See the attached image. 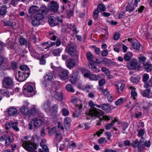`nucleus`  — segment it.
<instances>
[{"instance_id": "obj_29", "label": "nucleus", "mask_w": 152, "mask_h": 152, "mask_svg": "<svg viewBox=\"0 0 152 152\" xmlns=\"http://www.w3.org/2000/svg\"><path fill=\"white\" fill-rule=\"evenodd\" d=\"M29 51L31 53V55L33 57L37 58H39V54L37 53L36 51L32 48H30Z\"/></svg>"}, {"instance_id": "obj_14", "label": "nucleus", "mask_w": 152, "mask_h": 152, "mask_svg": "<svg viewBox=\"0 0 152 152\" xmlns=\"http://www.w3.org/2000/svg\"><path fill=\"white\" fill-rule=\"evenodd\" d=\"M140 142L142 146V149L145 147H149L151 145V141L149 140H144L143 138H141L140 140Z\"/></svg>"}, {"instance_id": "obj_25", "label": "nucleus", "mask_w": 152, "mask_h": 152, "mask_svg": "<svg viewBox=\"0 0 152 152\" xmlns=\"http://www.w3.org/2000/svg\"><path fill=\"white\" fill-rule=\"evenodd\" d=\"M71 121L70 118L68 117H66L64 120V124L65 128L68 129L69 128V124Z\"/></svg>"}, {"instance_id": "obj_62", "label": "nucleus", "mask_w": 152, "mask_h": 152, "mask_svg": "<svg viewBox=\"0 0 152 152\" xmlns=\"http://www.w3.org/2000/svg\"><path fill=\"white\" fill-rule=\"evenodd\" d=\"M114 125V124L112 122L111 123L107 124L105 126V129L106 130L110 129Z\"/></svg>"}, {"instance_id": "obj_19", "label": "nucleus", "mask_w": 152, "mask_h": 152, "mask_svg": "<svg viewBox=\"0 0 152 152\" xmlns=\"http://www.w3.org/2000/svg\"><path fill=\"white\" fill-rule=\"evenodd\" d=\"M151 90L149 89H147L144 90L142 92V95L144 96L149 98L152 97V94L151 93Z\"/></svg>"}, {"instance_id": "obj_53", "label": "nucleus", "mask_w": 152, "mask_h": 152, "mask_svg": "<svg viewBox=\"0 0 152 152\" xmlns=\"http://www.w3.org/2000/svg\"><path fill=\"white\" fill-rule=\"evenodd\" d=\"M55 134L58 140L59 141H60L62 138V135L61 133L59 132L56 131Z\"/></svg>"}, {"instance_id": "obj_54", "label": "nucleus", "mask_w": 152, "mask_h": 152, "mask_svg": "<svg viewBox=\"0 0 152 152\" xmlns=\"http://www.w3.org/2000/svg\"><path fill=\"white\" fill-rule=\"evenodd\" d=\"M30 112L31 114L35 115L38 112V110L35 108H33L30 110Z\"/></svg>"}, {"instance_id": "obj_39", "label": "nucleus", "mask_w": 152, "mask_h": 152, "mask_svg": "<svg viewBox=\"0 0 152 152\" xmlns=\"http://www.w3.org/2000/svg\"><path fill=\"white\" fill-rule=\"evenodd\" d=\"M58 105L56 104H54L51 106L50 110L49 111H51L53 113H56L57 112L58 108Z\"/></svg>"}, {"instance_id": "obj_26", "label": "nucleus", "mask_w": 152, "mask_h": 152, "mask_svg": "<svg viewBox=\"0 0 152 152\" xmlns=\"http://www.w3.org/2000/svg\"><path fill=\"white\" fill-rule=\"evenodd\" d=\"M50 103L48 100L44 104L43 108L46 111H49L50 110Z\"/></svg>"}, {"instance_id": "obj_11", "label": "nucleus", "mask_w": 152, "mask_h": 152, "mask_svg": "<svg viewBox=\"0 0 152 152\" xmlns=\"http://www.w3.org/2000/svg\"><path fill=\"white\" fill-rule=\"evenodd\" d=\"M68 73L67 70L62 69L59 74V77L61 79L65 80L67 78Z\"/></svg>"}, {"instance_id": "obj_12", "label": "nucleus", "mask_w": 152, "mask_h": 152, "mask_svg": "<svg viewBox=\"0 0 152 152\" xmlns=\"http://www.w3.org/2000/svg\"><path fill=\"white\" fill-rule=\"evenodd\" d=\"M66 64L67 67L70 69L75 66V63L74 59L69 58L66 60Z\"/></svg>"}, {"instance_id": "obj_24", "label": "nucleus", "mask_w": 152, "mask_h": 152, "mask_svg": "<svg viewBox=\"0 0 152 152\" xmlns=\"http://www.w3.org/2000/svg\"><path fill=\"white\" fill-rule=\"evenodd\" d=\"M8 112L9 115L13 116L17 114V111L15 108L14 107H11L8 109Z\"/></svg>"}, {"instance_id": "obj_58", "label": "nucleus", "mask_w": 152, "mask_h": 152, "mask_svg": "<svg viewBox=\"0 0 152 152\" xmlns=\"http://www.w3.org/2000/svg\"><path fill=\"white\" fill-rule=\"evenodd\" d=\"M152 86V81L151 80H150L148 82L146 83H145L144 87L145 88H147L149 87Z\"/></svg>"}, {"instance_id": "obj_40", "label": "nucleus", "mask_w": 152, "mask_h": 152, "mask_svg": "<svg viewBox=\"0 0 152 152\" xmlns=\"http://www.w3.org/2000/svg\"><path fill=\"white\" fill-rule=\"evenodd\" d=\"M100 78L99 75H90L89 76V79L92 80H97Z\"/></svg>"}, {"instance_id": "obj_6", "label": "nucleus", "mask_w": 152, "mask_h": 152, "mask_svg": "<svg viewBox=\"0 0 152 152\" xmlns=\"http://www.w3.org/2000/svg\"><path fill=\"white\" fill-rule=\"evenodd\" d=\"M50 10L54 12H56L58 11L59 8V5L55 1H52L48 5Z\"/></svg>"}, {"instance_id": "obj_37", "label": "nucleus", "mask_w": 152, "mask_h": 152, "mask_svg": "<svg viewBox=\"0 0 152 152\" xmlns=\"http://www.w3.org/2000/svg\"><path fill=\"white\" fill-rule=\"evenodd\" d=\"M18 122H11V124L12 128L15 131H18L19 130V128L18 127Z\"/></svg>"}, {"instance_id": "obj_5", "label": "nucleus", "mask_w": 152, "mask_h": 152, "mask_svg": "<svg viewBox=\"0 0 152 152\" xmlns=\"http://www.w3.org/2000/svg\"><path fill=\"white\" fill-rule=\"evenodd\" d=\"M127 67L130 69L133 70L136 69H139L140 68V64L137 59H134L128 63Z\"/></svg>"}, {"instance_id": "obj_36", "label": "nucleus", "mask_w": 152, "mask_h": 152, "mask_svg": "<svg viewBox=\"0 0 152 152\" xmlns=\"http://www.w3.org/2000/svg\"><path fill=\"white\" fill-rule=\"evenodd\" d=\"M137 131L138 132L137 136L139 137H141V138H143V136L145 133V130L144 129H140L139 130L137 129Z\"/></svg>"}, {"instance_id": "obj_9", "label": "nucleus", "mask_w": 152, "mask_h": 152, "mask_svg": "<svg viewBox=\"0 0 152 152\" xmlns=\"http://www.w3.org/2000/svg\"><path fill=\"white\" fill-rule=\"evenodd\" d=\"M80 76L78 72L74 73L72 74L70 79V81L72 84H75V83L79 80Z\"/></svg>"}, {"instance_id": "obj_59", "label": "nucleus", "mask_w": 152, "mask_h": 152, "mask_svg": "<svg viewBox=\"0 0 152 152\" xmlns=\"http://www.w3.org/2000/svg\"><path fill=\"white\" fill-rule=\"evenodd\" d=\"M49 8H44L43 9H42L41 11V13H42L44 15L47 14L49 10Z\"/></svg>"}, {"instance_id": "obj_15", "label": "nucleus", "mask_w": 152, "mask_h": 152, "mask_svg": "<svg viewBox=\"0 0 152 152\" xmlns=\"http://www.w3.org/2000/svg\"><path fill=\"white\" fill-rule=\"evenodd\" d=\"M141 144H140V142H139L137 139H136L132 141L133 147L134 148L137 147L140 150H142V146L141 145Z\"/></svg>"}, {"instance_id": "obj_28", "label": "nucleus", "mask_w": 152, "mask_h": 152, "mask_svg": "<svg viewBox=\"0 0 152 152\" xmlns=\"http://www.w3.org/2000/svg\"><path fill=\"white\" fill-rule=\"evenodd\" d=\"M44 18V15L41 13H38L34 16V18L40 21Z\"/></svg>"}, {"instance_id": "obj_27", "label": "nucleus", "mask_w": 152, "mask_h": 152, "mask_svg": "<svg viewBox=\"0 0 152 152\" xmlns=\"http://www.w3.org/2000/svg\"><path fill=\"white\" fill-rule=\"evenodd\" d=\"M140 80V77L136 75H133L130 78V80L132 83H137L139 82Z\"/></svg>"}, {"instance_id": "obj_32", "label": "nucleus", "mask_w": 152, "mask_h": 152, "mask_svg": "<svg viewBox=\"0 0 152 152\" xmlns=\"http://www.w3.org/2000/svg\"><path fill=\"white\" fill-rule=\"evenodd\" d=\"M145 69L147 72L151 71L152 70V64L147 63L144 65Z\"/></svg>"}, {"instance_id": "obj_13", "label": "nucleus", "mask_w": 152, "mask_h": 152, "mask_svg": "<svg viewBox=\"0 0 152 152\" xmlns=\"http://www.w3.org/2000/svg\"><path fill=\"white\" fill-rule=\"evenodd\" d=\"M48 21L50 25L52 27L58 24V23L56 22V18L53 16H50L48 18Z\"/></svg>"}, {"instance_id": "obj_50", "label": "nucleus", "mask_w": 152, "mask_h": 152, "mask_svg": "<svg viewBox=\"0 0 152 152\" xmlns=\"http://www.w3.org/2000/svg\"><path fill=\"white\" fill-rule=\"evenodd\" d=\"M149 78V76L148 74H144L142 75V81L145 82H146Z\"/></svg>"}, {"instance_id": "obj_16", "label": "nucleus", "mask_w": 152, "mask_h": 152, "mask_svg": "<svg viewBox=\"0 0 152 152\" xmlns=\"http://www.w3.org/2000/svg\"><path fill=\"white\" fill-rule=\"evenodd\" d=\"M132 44L134 49L137 50H139L141 46L140 43L137 40L135 39L132 40Z\"/></svg>"}, {"instance_id": "obj_64", "label": "nucleus", "mask_w": 152, "mask_h": 152, "mask_svg": "<svg viewBox=\"0 0 152 152\" xmlns=\"http://www.w3.org/2000/svg\"><path fill=\"white\" fill-rule=\"evenodd\" d=\"M101 91L103 94L104 96H107L109 94V92L107 89H103L101 90Z\"/></svg>"}, {"instance_id": "obj_18", "label": "nucleus", "mask_w": 152, "mask_h": 152, "mask_svg": "<svg viewBox=\"0 0 152 152\" xmlns=\"http://www.w3.org/2000/svg\"><path fill=\"white\" fill-rule=\"evenodd\" d=\"M76 107L78 110L75 111L73 114V116L75 117H77L80 115V110L82 108V104L76 105Z\"/></svg>"}, {"instance_id": "obj_38", "label": "nucleus", "mask_w": 152, "mask_h": 152, "mask_svg": "<svg viewBox=\"0 0 152 152\" xmlns=\"http://www.w3.org/2000/svg\"><path fill=\"white\" fill-rule=\"evenodd\" d=\"M86 56L87 59L88 60L90 61H92L93 60V56L91 52H87L86 53Z\"/></svg>"}, {"instance_id": "obj_43", "label": "nucleus", "mask_w": 152, "mask_h": 152, "mask_svg": "<svg viewBox=\"0 0 152 152\" xmlns=\"http://www.w3.org/2000/svg\"><path fill=\"white\" fill-rule=\"evenodd\" d=\"M99 13V11L98 10H95L93 13V18L95 20H96L98 19Z\"/></svg>"}, {"instance_id": "obj_30", "label": "nucleus", "mask_w": 152, "mask_h": 152, "mask_svg": "<svg viewBox=\"0 0 152 152\" xmlns=\"http://www.w3.org/2000/svg\"><path fill=\"white\" fill-rule=\"evenodd\" d=\"M62 50V49L60 48H58L57 49H54L53 50V55L55 56H59Z\"/></svg>"}, {"instance_id": "obj_23", "label": "nucleus", "mask_w": 152, "mask_h": 152, "mask_svg": "<svg viewBox=\"0 0 152 152\" xmlns=\"http://www.w3.org/2000/svg\"><path fill=\"white\" fill-rule=\"evenodd\" d=\"M44 77L45 81H50L53 79V75L52 73L48 72L46 73Z\"/></svg>"}, {"instance_id": "obj_8", "label": "nucleus", "mask_w": 152, "mask_h": 152, "mask_svg": "<svg viewBox=\"0 0 152 152\" xmlns=\"http://www.w3.org/2000/svg\"><path fill=\"white\" fill-rule=\"evenodd\" d=\"M13 83L12 79L9 77L5 78L2 81L3 86L6 88H7V86H10L12 85Z\"/></svg>"}, {"instance_id": "obj_46", "label": "nucleus", "mask_w": 152, "mask_h": 152, "mask_svg": "<svg viewBox=\"0 0 152 152\" xmlns=\"http://www.w3.org/2000/svg\"><path fill=\"white\" fill-rule=\"evenodd\" d=\"M97 9L102 11H104L106 9L104 5L103 4H99L97 6Z\"/></svg>"}, {"instance_id": "obj_22", "label": "nucleus", "mask_w": 152, "mask_h": 152, "mask_svg": "<svg viewBox=\"0 0 152 152\" xmlns=\"http://www.w3.org/2000/svg\"><path fill=\"white\" fill-rule=\"evenodd\" d=\"M39 10V7L36 5H33L29 8V12L31 14H34Z\"/></svg>"}, {"instance_id": "obj_21", "label": "nucleus", "mask_w": 152, "mask_h": 152, "mask_svg": "<svg viewBox=\"0 0 152 152\" xmlns=\"http://www.w3.org/2000/svg\"><path fill=\"white\" fill-rule=\"evenodd\" d=\"M7 7L5 5H3L0 8V16H4L7 13Z\"/></svg>"}, {"instance_id": "obj_51", "label": "nucleus", "mask_w": 152, "mask_h": 152, "mask_svg": "<svg viewBox=\"0 0 152 152\" xmlns=\"http://www.w3.org/2000/svg\"><path fill=\"white\" fill-rule=\"evenodd\" d=\"M4 25L6 26H10L12 27L13 26V23L10 21L6 20L4 22Z\"/></svg>"}, {"instance_id": "obj_35", "label": "nucleus", "mask_w": 152, "mask_h": 152, "mask_svg": "<svg viewBox=\"0 0 152 152\" xmlns=\"http://www.w3.org/2000/svg\"><path fill=\"white\" fill-rule=\"evenodd\" d=\"M66 88L67 91L72 93L74 92L75 91L72 86L71 84H68L66 86Z\"/></svg>"}, {"instance_id": "obj_41", "label": "nucleus", "mask_w": 152, "mask_h": 152, "mask_svg": "<svg viewBox=\"0 0 152 152\" xmlns=\"http://www.w3.org/2000/svg\"><path fill=\"white\" fill-rule=\"evenodd\" d=\"M131 94L132 96V99L135 100L136 99V97L137 96V93L135 91V89L133 88L131 92Z\"/></svg>"}, {"instance_id": "obj_60", "label": "nucleus", "mask_w": 152, "mask_h": 152, "mask_svg": "<svg viewBox=\"0 0 152 152\" xmlns=\"http://www.w3.org/2000/svg\"><path fill=\"white\" fill-rule=\"evenodd\" d=\"M26 89L27 91L30 93L32 92L34 90L33 87L30 85L27 86L26 87Z\"/></svg>"}, {"instance_id": "obj_20", "label": "nucleus", "mask_w": 152, "mask_h": 152, "mask_svg": "<svg viewBox=\"0 0 152 152\" xmlns=\"http://www.w3.org/2000/svg\"><path fill=\"white\" fill-rule=\"evenodd\" d=\"M89 66L94 72H98L100 71V69L99 68H98L97 66L94 65L92 63L89 62Z\"/></svg>"}, {"instance_id": "obj_17", "label": "nucleus", "mask_w": 152, "mask_h": 152, "mask_svg": "<svg viewBox=\"0 0 152 152\" xmlns=\"http://www.w3.org/2000/svg\"><path fill=\"white\" fill-rule=\"evenodd\" d=\"M5 144L7 145H9L14 141L13 137L12 134L6 135Z\"/></svg>"}, {"instance_id": "obj_47", "label": "nucleus", "mask_w": 152, "mask_h": 152, "mask_svg": "<svg viewBox=\"0 0 152 152\" xmlns=\"http://www.w3.org/2000/svg\"><path fill=\"white\" fill-rule=\"evenodd\" d=\"M61 112L62 115L64 116H67L69 114V110L66 108L63 109L62 110Z\"/></svg>"}, {"instance_id": "obj_4", "label": "nucleus", "mask_w": 152, "mask_h": 152, "mask_svg": "<svg viewBox=\"0 0 152 152\" xmlns=\"http://www.w3.org/2000/svg\"><path fill=\"white\" fill-rule=\"evenodd\" d=\"M23 147L28 151H31L37 149V145L29 141L25 140L22 143Z\"/></svg>"}, {"instance_id": "obj_2", "label": "nucleus", "mask_w": 152, "mask_h": 152, "mask_svg": "<svg viewBox=\"0 0 152 152\" xmlns=\"http://www.w3.org/2000/svg\"><path fill=\"white\" fill-rule=\"evenodd\" d=\"M68 45L69 47L67 46L65 50V52L71 56H75V58H77L78 57V53L77 50L76 46L72 45L71 43L69 44Z\"/></svg>"}, {"instance_id": "obj_3", "label": "nucleus", "mask_w": 152, "mask_h": 152, "mask_svg": "<svg viewBox=\"0 0 152 152\" xmlns=\"http://www.w3.org/2000/svg\"><path fill=\"white\" fill-rule=\"evenodd\" d=\"M43 121L41 119L34 118L28 124V129L31 130L32 129L33 124L35 128H38L42 125Z\"/></svg>"}, {"instance_id": "obj_42", "label": "nucleus", "mask_w": 152, "mask_h": 152, "mask_svg": "<svg viewBox=\"0 0 152 152\" xmlns=\"http://www.w3.org/2000/svg\"><path fill=\"white\" fill-rule=\"evenodd\" d=\"M20 70H22V71H27V72L26 73L27 75H28V68L27 66L25 65H21L20 66Z\"/></svg>"}, {"instance_id": "obj_10", "label": "nucleus", "mask_w": 152, "mask_h": 152, "mask_svg": "<svg viewBox=\"0 0 152 152\" xmlns=\"http://www.w3.org/2000/svg\"><path fill=\"white\" fill-rule=\"evenodd\" d=\"M55 92L53 94H52V96L55 99L58 100H61L63 99V95L62 93L61 92H58L56 91V88H57V87H55Z\"/></svg>"}, {"instance_id": "obj_34", "label": "nucleus", "mask_w": 152, "mask_h": 152, "mask_svg": "<svg viewBox=\"0 0 152 152\" xmlns=\"http://www.w3.org/2000/svg\"><path fill=\"white\" fill-rule=\"evenodd\" d=\"M132 56V54L130 52L126 53L124 56V59L126 61H129L130 60L131 57Z\"/></svg>"}, {"instance_id": "obj_57", "label": "nucleus", "mask_w": 152, "mask_h": 152, "mask_svg": "<svg viewBox=\"0 0 152 152\" xmlns=\"http://www.w3.org/2000/svg\"><path fill=\"white\" fill-rule=\"evenodd\" d=\"M101 109L103 110H107L109 109V105L108 104H104L102 105Z\"/></svg>"}, {"instance_id": "obj_1", "label": "nucleus", "mask_w": 152, "mask_h": 152, "mask_svg": "<svg viewBox=\"0 0 152 152\" xmlns=\"http://www.w3.org/2000/svg\"><path fill=\"white\" fill-rule=\"evenodd\" d=\"M88 117L86 118L88 119H90L91 117H99L103 114V112L101 110L93 108L90 109L88 112L86 113Z\"/></svg>"}, {"instance_id": "obj_49", "label": "nucleus", "mask_w": 152, "mask_h": 152, "mask_svg": "<svg viewBox=\"0 0 152 152\" xmlns=\"http://www.w3.org/2000/svg\"><path fill=\"white\" fill-rule=\"evenodd\" d=\"M32 23L33 26H35L39 25L40 24V21L34 18V19L32 21Z\"/></svg>"}, {"instance_id": "obj_63", "label": "nucleus", "mask_w": 152, "mask_h": 152, "mask_svg": "<svg viewBox=\"0 0 152 152\" xmlns=\"http://www.w3.org/2000/svg\"><path fill=\"white\" fill-rule=\"evenodd\" d=\"M124 101V99L123 98H120L115 102V104L116 105H120L123 103Z\"/></svg>"}, {"instance_id": "obj_44", "label": "nucleus", "mask_w": 152, "mask_h": 152, "mask_svg": "<svg viewBox=\"0 0 152 152\" xmlns=\"http://www.w3.org/2000/svg\"><path fill=\"white\" fill-rule=\"evenodd\" d=\"M130 6V5L128 4L127 5L126 7V10L127 11H128L130 13L132 12L133 10H134L135 7V6H134V5L133 7H131Z\"/></svg>"}, {"instance_id": "obj_55", "label": "nucleus", "mask_w": 152, "mask_h": 152, "mask_svg": "<svg viewBox=\"0 0 152 152\" xmlns=\"http://www.w3.org/2000/svg\"><path fill=\"white\" fill-rule=\"evenodd\" d=\"M56 129L55 127H53L49 131V134L50 135H52L56 133Z\"/></svg>"}, {"instance_id": "obj_45", "label": "nucleus", "mask_w": 152, "mask_h": 152, "mask_svg": "<svg viewBox=\"0 0 152 152\" xmlns=\"http://www.w3.org/2000/svg\"><path fill=\"white\" fill-rule=\"evenodd\" d=\"M68 146L70 148H73L76 147V145L73 141H70L68 142Z\"/></svg>"}, {"instance_id": "obj_7", "label": "nucleus", "mask_w": 152, "mask_h": 152, "mask_svg": "<svg viewBox=\"0 0 152 152\" xmlns=\"http://www.w3.org/2000/svg\"><path fill=\"white\" fill-rule=\"evenodd\" d=\"M25 74L27 75V73L21 72L20 71L18 72L15 76L16 80L19 82H22L25 80L28 76H26Z\"/></svg>"}, {"instance_id": "obj_52", "label": "nucleus", "mask_w": 152, "mask_h": 152, "mask_svg": "<svg viewBox=\"0 0 152 152\" xmlns=\"http://www.w3.org/2000/svg\"><path fill=\"white\" fill-rule=\"evenodd\" d=\"M14 43L11 42H9L6 45L8 48L10 49H13L14 48Z\"/></svg>"}, {"instance_id": "obj_48", "label": "nucleus", "mask_w": 152, "mask_h": 152, "mask_svg": "<svg viewBox=\"0 0 152 152\" xmlns=\"http://www.w3.org/2000/svg\"><path fill=\"white\" fill-rule=\"evenodd\" d=\"M151 106V104L150 103L146 102L144 103L143 108L147 110Z\"/></svg>"}, {"instance_id": "obj_33", "label": "nucleus", "mask_w": 152, "mask_h": 152, "mask_svg": "<svg viewBox=\"0 0 152 152\" xmlns=\"http://www.w3.org/2000/svg\"><path fill=\"white\" fill-rule=\"evenodd\" d=\"M146 59V57L142 55H140L139 58V61L140 63L142 64L144 66L147 63L145 62Z\"/></svg>"}, {"instance_id": "obj_31", "label": "nucleus", "mask_w": 152, "mask_h": 152, "mask_svg": "<svg viewBox=\"0 0 152 152\" xmlns=\"http://www.w3.org/2000/svg\"><path fill=\"white\" fill-rule=\"evenodd\" d=\"M20 111L22 114L26 115L28 114L29 109L27 107L23 106L20 108Z\"/></svg>"}, {"instance_id": "obj_61", "label": "nucleus", "mask_w": 152, "mask_h": 152, "mask_svg": "<svg viewBox=\"0 0 152 152\" xmlns=\"http://www.w3.org/2000/svg\"><path fill=\"white\" fill-rule=\"evenodd\" d=\"M40 145L45 152H49L48 148L46 145H42L41 143H40Z\"/></svg>"}, {"instance_id": "obj_56", "label": "nucleus", "mask_w": 152, "mask_h": 152, "mask_svg": "<svg viewBox=\"0 0 152 152\" xmlns=\"http://www.w3.org/2000/svg\"><path fill=\"white\" fill-rule=\"evenodd\" d=\"M19 41L20 44L22 45H25L27 42L26 39L24 38H20V39Z\"/></svg>"}]
</instances>
